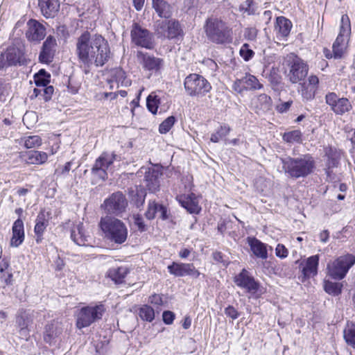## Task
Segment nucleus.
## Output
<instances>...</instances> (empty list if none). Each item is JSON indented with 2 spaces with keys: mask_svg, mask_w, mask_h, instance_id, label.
Here are the masks:
<instances>
[{
  "mask_svg": "<svg viewBox=\"0 0 355 355\" xmlns=\"http://www.w3.org/2000/svg\"><path fill=\"white\" fill-rule=\"evenodd\" d=\"M99 227L104 237L116 244L123 243L128 238V228L121 220L112 216H106L101 218Z\"/></svg>",
  "mask_w": 355,
  "mask_h": 355,
  "instance_id": "obj_1",
  "label": "nucleus"
},
{
  "mask_svg": "<svg viewBox=\"0 0 355 355\" xmlns=\"http://www.w3.org/2000/svg\"><path fill=\"white\" fill-rule=\"evenodd\" d=\"M283 168L291 178H304L311 174L315 168V162L309 155L297 158L282 159Z\"/></svg>",
  "mask_w": 355,
  "mask_h": 355,
  "instance_id": "obj_2",
  "label": "nucleus"
},
{
  "mask_svg": "<svg viewBox=\"0 0 355 355\" xmlns=\"http://www.w3.org/2000/svg\"><path fill=\"white\" fill-rule=\"evenodd\" d=\"M208 38L217 44H229L232 42V30L226 24L217 18L207 20L205 26Z\"/></svg>",
  "mask_w": 355,
  "mask_h": 355,
  "instance_id": "obj_3",
  "label": "nucleus"
},
{
  "mask_svg": "<svg viewBox=\"0 0 355 355\" xmlns=\"http://www.w3.org/2000/svg\"><path fill=\"white\" fill-rule=\"evenodd\" d=\"M80 59L87 64L102 66L110 56L109 46H78Z\"/></svg>",
  "mask_w": 355,
  "mask_h": 355,
  "instance_id": "obj_4",
  "label": "nucleus"
},
{
  "mask_svg": "<svg viewBox=\"0 0 355 355\" xmlns=\"http://www.w3.org/2000/svg\"><path fill=\"white\" fill-rule=\"evenodd\" d=\"M285 75L288 80L296 84L304 80L309 71L308 65L297 55L291 53L284 59Z\"/></svg>",
  "mask_w": 355,
  "mask_h": 355,
  "instance_id": "obj_5",
  "label": "nucleus"
},
{
  "mask_svg": "<svg viewBox=\"0 0 355 355\" xmlns=\"http://www.w3.org/2000/svg\"><path fill=\"white\" fill-rule=\"evenodd\" d=\"M354 264V254H346L340 256L327 264V275L335 280H342Z\"/></svg>",
  "mask_w": 355,
  "mask_h": 355,
  "instance_id": "obj_6",
  "label": "nucleus"
},
{
  "mask_svg": "<svg viewBox=\"0 0 355 355\" xmlns=\"http://www.w3.org/2000/svg\"><path fill=\"white\" fill-rule=\"evenodd\" d=\"M184 86L187 94L191 96H203L208 93L211 86L202 76L191 73L186 77Z\"/></svg>",
  "mask_w": 355,
  "mask_h": 355,
  "instance_id": "obj_7",
  "label": "nucleus"
},
{
  "mask_svg": "<svg viewBox=\"0 0 355 355\" xmlns=\"http://www.w3.org/2000/svg\"><path fill=\"white\" fill-rule=\"evenodd\" d=\"M105 311V308L102 304L94 306H88L83 307L77 315V327L82 329L89 326L95 321L101 319Z\"/></svg>",
  "mask_w": 355,
  "mask_h": 355,
  "instance_id": "obj_8",
  "label": "nucleus"
},
{
  "mask_svg": "<svg viewBox=\"0 0 355 355\" xmlns=\"http://www.w3.org/2000/svg\"><path fill=\"white\" fill-rule=\"evenodd\" d=\"M24 46H10L0 55V69L17 64H24L26 58L24 56Z\"/></svg>",
  "mask_w": 355,
  "mask_h": 355,
  "instance_id": "obj_9",
  "label": "nucleus"
},
{
  "mask_svg": "<svg viewBox=\"0 0 355 355\" xmlns=\"http://www.w3.org/2000/svg\"><path fill=\"white\" fill-rule=\"evenodd\" d=\"M128 205L125 196L120 191L112 193L106 198L102 206L105 210L112 214L119 215L123 212Z\"/></svg>",
  "mask_w": 355,
  "mask_h": 355,
  "instance_id": "obj_10",
  "label": "nucleus"
},
{
  "mask_svg": "<svg viewBox=\"0 0 355 355\" xmlns=\"http://www.w3.org/2000/svg\"><path fill=\"white\" fill-rule=\"evenodd\" d=\"M325 102L336 114L343 115L352 109V105L347 98H340L334 92H329L325 96Z\"/></svg>",
  "mask_w": 355,
  "mask_h": 355,
  "instance_id": "obj_11",
  "label": "nucleus"
},
{
  "mask_svg": "<svg viewBox=\"0 0 355 355\" xmlns=\"http://www.w3.org/2000/svg\"><path fill=\"white\" fill-rule=\"evenodd\" d=\"M37 314V312L31 310H21L19 312L16 322L21 336L26 339L29 336L30 327Z\"/></svg>",
  "mask_w": 355,
  "mask_h": 355,
  "instance_id": "obj_12",
  "label": "nucleus"
},
{
  "mask_svg": "<svg viewBox=\"0 0 355 355\" xmlns=\"http://www.w3.org/2000/svg\"><path fill=\"white\" fill-rule=\"evenodd\" d=\"M116 155L114 153H103L99 157H98L94 164L92 171L93 173L98 174L102 179L107 178L106 170L112 164L116 159Z\"/></svg>",
  "mask_w": 355,
  "mask_h": 355,
  "instance_id": "obj_13",
  "label": "nucleus"
},
{
  "mask_svg": "<svg viewBox=\"0 0 355 355\" xmlns=\"http://www.w3.org/2000/svg\"><path fill=\"white\" fill-rule=\"evenodd\" d=\"M319 255L315 254L304 259L299 266L302 281L313 277L318 274Z\"/></svg>",
  "mask_w": 355,
  "mask_h": 355,
  "instance_id": "obj_14",
  "label": "nucleus"
},
{
  "mask_svg": "<svg viewBox=\"0 0 355 355\" xmlns=\"http://www.w3.org/2000/svg\"><path fill=\"white\" fill-rule=\"evenodd\" d=\"M168 272L176 277L191 276L198 278L200 273L192 263L173 262L168 266Z\"/></svg>",
  "mask_w": 355,
  "mask_h": 355,
  "instance_id": "obj_15",
  "label": "nucleus"
},
{
  "mask_svg": "<svg viewBox=\"0 0 355 355\" xmlns=\"http://www.w3.org/2000/svg\"><path fill=\"white\" fill-rule=\"evenodd\" d=\"M162 170L160 168H149L145 171L146 187L150 192L155 193L159 190Z\"/></svg>",
  "mask_w": 355,
  "mask_h": 355,
  "instance_id": "obj_16",
  "label": "nucleus"
},
{
  "mask_svg": "<svg viewBox=\"0 0 355 355\" xmlns=\"http://www.w3.org/2000/svg\"><path fill=\"white\" fill-rule=\"evenodd\" d=\"M26 37L30 42H39L46 36L44 26L35 19H30L27 23Z\"/></svg>",
  "mask_w": 355,
  "mask_h": 355,
  "instance_id": "obj_17",
  "label": "nucleus"
},
{
  "mask_svg": "<svg viewBox=\"0 0 355 355\" xmlns=\"http://www.w3.org/2000/svg\"><path fill=\"white\" fill-rule=\"evenodd\" d=\"M234 282L239 287L244 288L251 293H255L259 289V284L245 269L235 277Z\"/></svg>",
  "mask_w": 355,
  "mask_h": 355,
  "instance_id": "obj_18",
  "label": "nucleus"
},
{
  "mask_svg": "<svg viewBox=\"0 0 355 355\" xmlns=\"http://www.w3.org/2000/svg\"><path fill=\"white\" fill-rule=\"evenodd\" d=\"M49 219L50 214L44 209H42L37 216L34 233L36 236L35 241L37 244L42 243L43 240V234L49 225Z\"/></svg>",
  "mask_w": 355,
  "mask_h": 355,
  "instance_id": "obj_19",
  "label": "nucleus"
},
{
  "mask_svg": "<svg viewBox=\"0 0 355 355\" xmlns=\"http://www.w3.org/2000/svg\"><path fill=\"white\" fill-rule=\"evenodd\" d=\"M110 89L114 88L113 83H116L117 87H128L131 85V80L127 79L125 71L121 68H114L110 71V78L107 79Z\"/></svg>",
  "mask_w": 355,
  "mask_h": 355,
  "instance_id": "obj_20",
  "label": "nucleus"
},
{
  "mask_svg": "<svg viewBox=\"0 0 355 355\" xmlns=\"http://www.w3.org/2000/svg\"><path fill=\"white\" fill-rule=\"evenodd\" d=\"M137 57L141 60L143 67L151 71H158L163 65V60L147 53L139 51Z\"/></svg>",
  "mask_w": 355,
  "mask_h": 355,
  "instance_id": "obj_21",
  "label": "nucleus"
},
{
  "mask_svg": "<svg viewBox=\"0 0 355 355\" xmlns=\"http://www.w3.org/2000/svg\"><path fill=\"white\" fill-rule=\"evenodd\" d=\"M131 37L135 44H149L152 35L147 29L135 24L131 31Z\"/></svg>",
  "mask_w": 355,
  "mask_h": 355,
  "instance_id": "obj_22",
  "label": "nucleus"
},
{
  "mask_svg": "<svg viewBox=\"0 0 355 355\" xmlns=\"http://www.w3.org/2000/svg\"><path fill=\"white\" fill-rule=\"evenodd\" d=\"M12 234L10 245L12 247L17 248L24 242L25 237L24 223L20 218L14 222Z\"/></svg>",
  "mask_w": 355,
  "mask_h": 355,
  "instance_id": "obj_23",
  "label": "nucleus"
},
{
  "mask_svg": "<svg viewBox=\"0 0 355 355\" xmlns=\"http://www.w3.org/2000/svg\"><path fill=\"white\" fill-rule=\"evenodd\" d=\"M21 157L27 164L40 165L47 161L48 155L42 151L31 150L21 153Z\"/></svg>",
  "mask_w": 355,
  "mask_h": 355,
  "instance_id": "obj_24",
  "label": "nucleus"
},
{
  "mask_svg": "<svg viewBox=\"0 0 355 355\" xmlns=\"http://www.w3.org/2000/svg\"><path fill=\"white\" fill-rule=\"evenodd\" d=\"M351 34V24L347 15L341 17L339 34L334 44H347Z\"/></svg>",
  "mask_w": 355,
  "mask_h": 355,
  "instance_id": "obj_25",
  "label": "nucleus"
},
{
  "mask_svg": "<svg viewBox=\"0 0 355 355\" xmlns=\"http://www.w3.org/2000/svg\"><path fill=\"white\" fill-rule=\"evenodd\" d=\"M38 6L46 18L54 17L60 9L59 0H38Z\"/></svg>",
  "mask_w": 355,
  "mask_h": 355,
  "instance_id": "obj_26",
  "label": "nucleus"
},
{
  "mask_svg": "<svg viewBox=\"0 0 355 355\" xmlns=\"http://www.w3.org/2000/svg\"><path fill=\"white\" fill-rule=\"evenodd\" d=\"M247 240L252 252L256 257L261 259H266L268 258L266 244L254 237H248Z\"/></svg>",
  "mask_w": 355,
  "mask_h": 355,
  "instance_id": "obj_27",
  "label": "nucleus"
},
{
  "mask_svg": "<svg viewBox=\"0 0 355 355\" xmlns=\"http://www.w3.org/2000/svg\"><path fill=\"white\" fill-rule=\"evenodd\" d=\"M178 200L181 205L191 214H198L201 209L193 193L181 196L178 197Z\"/></svg>",
  "mask_w": 355,
  "mask_h": 355,
  "instance_id": "obj_28",
  "label": "nucleus"
},
{
  "mask_svg": "<svg viewBox=\"0 0 355 355\" xmlns=\"http://www.w3.org/2000/svg\"><path fill=\"white\" fill-rule=\"evenodd\" d=\"M71 239L78 245H85L88 241L89 236L85 234L83 224L79 223L71 230Z\"/></svg>",
  "mask_w": 355,
  "mask_h": 355,
  "instance_id": "obj_29",
  "label": "nucleus"
},
{
  "mask_svg": "<svg viewBox=\"0 0 355 355\" xmlns=\"http://www.w3.org/2000/svg\"><path fill=\"white\" fill-rule=\"evenodd\" d=\"M128 272L129 269L128 267L120 266L110 268L107 272V275L114 282L115 284H121Z\"/></svg>",
  "mask_w": 355,
  "mask_h": 355,
  "instance_id": "obj_30",
  "label": "nucleus"
},
{
  "mask_svg": "<svg viewBox=\"0 0 355 355\" xmlns=\"http://www.w3.org/2000/svg\"><path fill=\"white\" fill-rule=\"evenodd\" d=\"M153 7L160 17L169 18L171 15L170 5L164 0H152Z\"/></svg>",
  "mask_w": 355,
  "mask_h": 355,
  "instance_id": "obj_31",
  "label": "nucleus"
},
{
  "mask_svg": "<svg viewBox=\"0 0 355 355\" xmlns=\"http://www.w3.org/2000/svg\"><path fill=\"white\" fill-rule=\"evenodd\" d=\"M156 214H159V217L162 219L166 218V210L164 206L158 205L155 202H149L148 209L146 211V218L149 220L153 219Z\"/></svg>",
  "mask_w": 355,
  "mask_h": 355,
  "instance_id": "obj_32",
  "label": "nucleus"
},
{
  "mask_svg": "<svg viewBox=\"0 0 355 355\" xmlns=\"http://www.w3.org/2000/svg\"><path fill=\"white\" fill-rule=\"evenodd\" d=\"M292 24L284 17H278L276 19L275 30L282 37H286L291 29Z\"/></svg>",
  "mask_w": 355,
  "mask_h": 355,
  "instance_id": "obj_33",
  "label": "nucleus"
},
{
  "mask_svg": "<svg viewBox=\"0 0 355 355\" xmlns=\"http://www.w3.org/2000/svg\"><path fill=\"white\" fill-rule=\"evenodd\" d=\"M104 42V38L99 35H91L88 31H85L78 38L77 44H101Z\"/></svg>",
  "mask_w": 355,
  "mask_h": 355,
  "instance_id": "obj_34",
  "label": "nucleus"
},
{
  "mask_svg": "<svg viewBox=\"0 0 355 355\" xmlns=\"http://www.w3.org/2000/svg\"><path fill=\"white\" fill-rule=\"evenodd\" d=\"M242 81L245 83V90H257L263 88V85L253 75L246 74L242 78Z\"/></svg>",
  "mask_w": 355,
  "mask_h": 355,
  "instance_id": "obj_35",
  "label": "nucleus"
},
{
  "mask_svg": "<svg viewBox=\"0 0 355 355\" xmlns=\"http://www.w3.org/2000/svg\"><path fill=\"white\" fill-rule=\"evenodd\" d=\"M60 333V330L58 328V322L53 321L46 326L44 340L46 343H51Z\"/></svg>",
  "mask_w": 355,
  "mask_h": 355,
  "instance_id": "obj_36",
  "label": "nucleus"
},
{
  "mask_svg": "<svg viewBox=\"0 0 355 355\" xmlns=\"http://www.w3.org/2000/svg\"><path fill=\"white\" fill-rule=\"evenodd\" d=\"M55 50L52 46H42L39 55V60L42 63L49 64L53 62Z\"/></svg>",
  "mask_w": 355,
  "mask_h": 355,
  "instance_id": "obj_37",
  "label": "nucleus"
},
{
  "mask_svg": "<svg viewBox=\"0 0 355 355\" xmlns=\"http://www.w3.org/2000/svg\"><path fill=\"white\" fill-rule=\"evenodd\" d=\"M270 103V97L265 94H261L252 100V104L259 110H268Z\"/></svg>",
  "mask_w": 355,
  "mask_h": 355,
  "instance_id": "obj_38",
  "label": "nucleus"
},
{
  "mask_svg": "<svg viewBox=\"0 0 355 355\" xmlns=\"http://www.w3.org/2000/svg\"><path fill=\"white\" fill-rule=\"evenodd\" d=\"M231 131L230 127L227 124L220 125V127L211 135L210 140L214 143H218L225 138Z\"/></svg>",
  "mask_w": 355,
  "mask_h": 355,
  "instance_id": "obj_39",
  "label": "nucleus"
},
{
  "mask_svg": "<svg viewBox=\"0 0 355 355\" xmlns=\"http://www.w3.org/2000/svg\"><path fill=\"white\" fill-rule=\"evenodd\" d=\"M343 284L340 282H333L331 281H325L324 284V291L334 296L340 295L342 292Z\"/></svg>",
  "mask_w": 355,
  "mask_h": 355,
  "instance_id": "obj_40",
  "label": "nucleus"
},
{
  "mask_svg": "<svg viewBox=\"0 0 355 355\" xmlns=\"http://www.w3.org/2000/svg\"><path fill=\"white\" fill-rule=\"evenodd\" d=\"M51 76L44 69H40L34 75V81L37 87H46L50 83Z\"/></svg>",
  "mask_w": 355,
  "mask_h": 355,
  "instance_id": "obj_41",
  "label": "nucleus"
},
{
  "mask_svg": "<svg viewBox=\"0 0 355 355\" xmlns=\"http://www.w3.org/2000/svg\"><path fill=\"white\" fill-rule=\"evenodd\" d=\"M344 338L353 348H355V323L347 324L344 330Z\"/></svg>",
  "mask_w": 355,
  "mask_h": 355,
  "instance_id": "obj_42",
  "label": "nucleus"
},
{
  "mask_svg": "<svg viewBox=\"0 0 355 355\" xmlns=\"http://www.w3.org/2000/svg\"><path fill=\"white\" fill-rule=\"evenodd\" d=\"M21 142L26 148H34L40 146L42 140L38 135H30L22 138Z\"/></svg>",
  "mask_w": 355,
  "mask_h": 355,
  "instance_id": "obj_43",
  "label": "nucleus"
},
{
  "mask_svg": "<svg viewBox=\"0 0 355 355\" xmlns=\"http://www.w3.org/2000/svg\"><path fill=\"white\" fill-rule=\"evenodd\" d=\"M182 33L180 24L175 20L168 21L167 38H175Z\"/></svg>",
  "mask_w": 355,
  "mask_h": 355,
  "instance_id": "obj_44",
  "label": "nucleus"
},
{
  "mask_svg": "<svg viewBox=\"0 0 355 355\" xmlns=\"http://www.w3.org/2000/svg\"><path fill=\"white\" fill-rule=\"evenodd\" d=\"M139 315L141 320L150 322L155 318V311L151 306L144 305L139 310Z\"/></svg>",
  "mask_w": 355,
  "mask_h": 355,
  "instance_id": "obj_45",
  "label": "nucleus"
},
{
  "mask_svg": "<svg viewBox=\"0 0 355 355\" xmlns=\"http://www.w3.org/2000/svg\"><path fill=\"white\" fill-rule=\"evenodd\" d=\"M283 139L288 143L302 141V132L298 130L285 132L283 135Z\"/></svg>",
  "mask_w": 355,
  "mask_h": 355,
  "instance_id": "obj_46",
  "label": "nucleus"
},
{
  "mask_svg": "<svg viewBox=\"0 0 355 355\" xmlns=\"http://www.w3.org/2000/svg\"><path fill=\"white\" fill-rule=\"evenodd\" d=\"M159 99L153 93L150 94L146 99V105L148 110L153 114H156L158 109Z\"/></svg>",
  "mask_w": 355,
  "mask_h": 355,
  "instance_id": "obj_47",
  "label": "nucleus"
},
{
  "mask_svg": "<svg viewBox=\"0 0 355 355\" xmlns=\"http://www.w3.org/2000/svg\"><path fill=\"white\" fill-rule=\"evenodd\" d=\"M266 78L273 86L279 85L282 81V76L277 67H272Z\"/></svg>",
  "mask_w": 355,
  "mask_h": 355,
  "instance_id": "obj_48",
  "label": "nucleus"
},
{
  "mask_svg": "<svg viewBox=\"0 0 355 355\" xmlns=\"http://www.w3.org/2000/svg\"><path fill=\"white\" fill-rule=\"evenodd\" d=\"M168 21H157L155 24V33L159 37H167Z\"/></svg>",
  "mask_w": 355,
  "mask_h": 355,
  "instance_id": "obj_49",
  "label": "nucleus"
},
{
  "mask_svg": "<svg viewBox=\"0 0 355 355\" xmlns=\"http://www.w3.org/2000/svg\"><path fill=\"white\" fill-rule=\"evenodd\" d=\"M55 34L58 42L60 44L67 42V39L69 35L67 27L64 25H60L57 27Z\"/></svg>",
  "mask_w": 355,
  "mask_h": 355,
  "instance_id": "obj_50",
  "label": "nucleus"
},
{
  "mask_svg": "<svg viewBox=\"0 0 355 355\" xmlns=\"http://www.w3.org/2000/svg\"><path fill=\"white\" fill-rule=\"evenodd\" d=\"M175 117L173 116H168L167 119H166L160 125L159 127V131L162 134H165L168 132L172 126L175 123Z\"/></svg>",
  "mask_w": 355,
  "mask_h": 355,
  "instance_id": "obj_51",
  "label": "nucleus"
},
{
  "mask_svg": "<svg viewBox=\"0 0 355 355\" xmlns=\"http://www.w3.org/2000/svg\"><path fill=\"white\" fill-rule=\"evenodd\" d=\"M241 10H244L248 15H254L255 13V9L252 0H246V1L240 6Z\"/></svg>",
  "mask_w": 355,
  "mask_h": 355,
  "instance_id": "obj_52",
  "label": "nucleus"
},
{
  "mask_svg": "<svg viewBox=\"0 0 355 355\" xmlns=\"http://www.w3.org/2000/svg\"><path fill=\"white\" fill-rule=\"evenodd\" d=\"M241 10H244L248 15H254L255 13V9L252 0H246V1L240 6Z\"/></svg>",
  "mask_w": 355,
  "mask_h": 355,
  "instance_id": "obj_53",
  "label": "nucleus"
},
{
  "mask_svg": "<svg viewBox=\"0 0 355 355\" xmlns=\"http://www.w3.org/2000/svg\"><path fill=\"white\" fill-rule=\"evenodd\" d=\"M248 47V46H242L239 51L240 55L245 61H248L254 55V51L251 49H249Z\"/></svg>",
  "mask_w": 355,
  "mask_h": 355,
  "instance_id": "obj_54",
  "label": "nucleus"
},
{
  "mask_svg": "<svg viewBox=\"0 0 355 355\" xmlns=\"http://www.w3.org/2000/svg\"><path fill=\"white\" fill-rule=\"evenodd\" d=\"M275 254L277 257L284 259L288 254V251L283 244H278L275 248Z\"/></svg>",
  "mask_w": 355,
  "mask_h": 355,
  "instance_id": "obj_55",
  "label": "nucleus"
},
{
  "mask_svg": "<svg viewBox=\"0 0 355 355\" xmlns=\"http://www.w3.org/2000/svg\"><path fill=\"white\" fill-rule=\"evenodd\" d=\"M332 49L334 58H340L345 52V46H330Z\"/></svg>",
  "mask_w": 355,
  "mask_h": 355,
  "instance_id": "obj_56",
  "label": "nucleus"
},
{
  "mask_svg": "<svg viewBox=\"0 0 355 355\" xmlns=\"http://www.w3.org/2000/svg\"><path fill=\"white\" fill-rule=\"evenodd\" d=\"M233 89L237 93H242L244 90H245V86L244 82L242 81V78L236 79L232 85Z\"/></svg>",
  "mask_w": 355,
  "mask_h": 355,
  "instance_id": "obj_57",
  "label": "nucleus"
},
{
  "mask_svg": "<svg viewBox=\"0 0 355 355\" xmlns=\"http://www.w3.org/2000/svg\"><path fill=\"white\" fill-rule=\"evenodd\" d=\"M301 94L302 98L306 101H310L314 98L315 94H314L311 89H308L303 85Z\"/></svg>",
  "mask_w": 355,
  "mask_h": 355,
  "instance_id": "obj_58",
  "label": "nucleus"
},
{
  "mask_svg": "<svg viewBox=\"0 0 355 355\" xmlns=\"http://www.w3.org/2000/svg\"><path fill=\"white\" fill-rule=\"evenodd\" d=\"M163 321L166 324H171L175 319V314L170 311H165L162 314Z\"/></svg>",
  "mask_w": 355,
  "mask_h": 355,
  "instance_id": "obj_59",
  "label": "nucleus"
},
{
  "mask_svg": "<svg viewBox=\"0 0 355 355\" xmlns=\"http://www.w3.org/2000/svg\"><path fill=\"white\" fill-rule=\"evenodd\" d=\"M257 36V30L254 28H247L245 29L244 37L249 40L253 41Z\"/></svg>",
  "mask_w": 355,
  "mask_h": 355,
  "instance_id": "obj_60",
  "label": "nucleus"
},
{
  "mask_svg": "<svg viewBox=\"0 0 355 355\" xmlns=\"http://www.w3.org/2000/svg\"><path fill=\"white\" fill-rule=\"evenodd\" d=\"M42 89V95L44 96V99L45 101H48L51 98V96L54 92V88L53 86H46Z\"/></svg>",
  "mask_w": 355,
  "mask_h": 355,
  "instance_id": "obj_61",
  "label": "nucleus"
},
{
  "mask_svg": "<svg viewBox=\"0 0 355 355\" xmlns=\"http://www.w3.org/2000/svg\"><path fill=\"white\" fill-rule=\"evenodd\" d=\"M225 313L233 320L236 319L239 316V312L232 306H229L225 309Z\"/></svg>",
  "mask_w": 355,
  "mask_h": 355,
  "instance_id": "obj_62",
  "label": "nucleus"
},
{
  "mask_svg": "<svg viewBox=\"0 0 355 355\" xmlns=\"http://www.w3.org/2000/svg\"><path fill=\"white\" fill-rule=\"evenodd\" d=\"M148 302L154 305H162V297L159 294H153L149 297Z\"/></svg>",
  "mask_w": 355,
  "mask_h": 355,
  "instance_id": "obj_63",
  "label": "nucleus"
},
{
  "mask_svg": "<svg viewBox=\"0 0 355 355\" xmlns=\"http://www.w3.org/2000/svg\"><path fill=\"white\" fill-rule=\"evenodd\" d=\"M133 218L134 223L137 226L138 229L141 231H144L145 230V224L143 218L139 215L134 216Z\"/></svg>",
  "mask_w": 355,
  "mask_h": 355,
  "instance_id": "obj_64",
  "label": "nucleus"
}]
</instances>
